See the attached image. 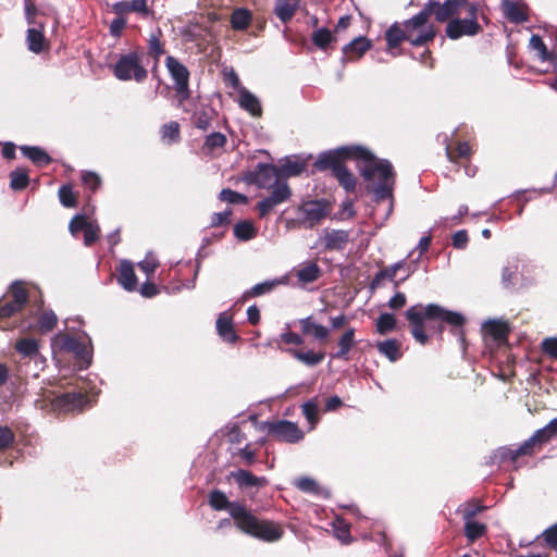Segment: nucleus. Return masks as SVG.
Returning a JSON list of instances; mask_svg holds the SVG:
<instances>
[{"label": "nucleus", "mask_w": 557, "mask_h": 557, "mask_svg": "<svg viewBox=\"0 0 557 557\" xmlns=\"http://www.w3.org/2000/svg\"><path fill=\"white\" fill-rule=\"evenodd\" d=\"M356 163L362 177L371 184L375 200L392 199L395 185L393 165L388 160L377 159L371 150L360 145H347L318 154L314 168L330 171L346 193L356 189L357 178L347 168V162Z\"/></svg>", "instance_id": "f257e3e1"}, {"label": "nucleus", "mask_w": 557, "mask_h": 557, "mask_svg": "<svg viewBox=\"0 0 557 557\" xmlns=\"http://www.w3.org/2000/svg\"><path fill=\"white\" fill-rule=\"evenodd\" d=\"M406 318L411 325V334L413 338L421 345L426 344L428 335L425 334L426 319L441 320L454 326H461L465 318L459 312L449 311L438 305L430 304L425 307L422 305H414L407 309Z\"/></svg>", "instance_id": "f03ea898"}, {"label": "nucleus", "mask_w": 557, "mask_h": 557, "mask_svg": "<svg viewBox=\"0 0 557 557\" xmlns=\"http://www.w3.org/2000/svg\"><path fill=\"white\" fill-rule=\"evenodd\" d=\"M230 515L235 520V524L239 530L261 541L277 542L284 534V530L278 523L259 520L239 504L231 506Z\"/></svg>", "instance_id": "7ed1b4c3"}, {"label": "nucleus", "mask_w": 557, "mask_h": 557, "mask_svg": "<svg viewBox=\"0 0 557 557\" xmlns=\"http://www.w3.org/2000/svg\"><path fill=\"white\" fill-rule=\"evenodd\" d=\"M411 18L405 21L404 29L398 23H394L385 32V40L387 48L393 50L397 48L403 40L409 41L412 46H423L432 41L435 37V29L433 26L422 28L421 26L410 25Z\"/></svg>", "instance_id": "20e7f679"}, {"label": "nucleus", "mask_w": 557, "mask_h": 557, "mask_svg": "<svg viewBox=\"0 0 557 557\" xmlns=\"http://www.w3.org/2000/svg\"><path fill=\"white\" fill-rule=\"evenodd\" d=\"M144 57L145 53L140 49L121 54L113 65L114 76L122 82L143 83L148 77V71L143 64Z\"/></svg>", "instance_id": "39448f33"}, {"label": "nucleus", "mask_w": 557, "mask_h": 557, "mask_svg": "<svg viewBox=\"0 0 557 557\" xmlns=\"http://www.w3.org/2000/svg\"><path fill=\"white\" fill-rule=\"evenodd\" d=\"M39 397L35 400L37 407L51 412H69L84 408L87 399L81 393H65L53 396L51 392L40 388Z\"/></svg>", "instance_id": "423d86ee"}, {"label": "nucleus", "mask_w": 557, "mask_h": 557, "mask_svg": "<svg viewBox=\"0 0 557 557\" xmlns=\"http://www.w3.org/2000/svg\"><path fill=\"white\" fill-rule=\"evenodd\" d=\"M466 4L467 0H446L444 3L430 0L418 14L411 17L410 25L421 26L422 28L428 27L429 25H426V23L432 14L435 16L436 21L445 22L457 14L460 8Z\"/></svg>", "instance_id": "0eeeda50"}, {"label": "nucleus", "mask_w": 557, "mask_h": 557, "mask_svg": "<svg viewBox=\"0 0 557 557\" xmlns=\"http://www.w3.org/2000/svg\"><path fill=\"white\" fill-rule=\"evenodd\" d=\"M52 349L61 352L72 354L79 362V368L84 369L90 364L91 355L85 342L67 333H58L51 343Z\"/></svg>", "instance_id": "6e6552de"}, {"label": "nucleus", "mask_w": 557, "mask_h": 557, "mask_svg": "<svg viewBox=\"0 0 557 557\" xmlns=\"http://www.w3.org/2000/svg\"><path fill=\"white\" fill-rule=\"evenodd\" d=\"M481 32L478 23V8L474 4L468 5V16L465 18H451L446 26V36L457 40L462 36H474Z\"/></svg>", "instance_id": "1a4fd4ad"}, {"label": "nucleus", "mask_w": 557, "mask_h": 557, "mask_svg": "<svg viewBox=\"0 0 557 557\" xmlns=\"http://www.w3.org/2000/svg\"><path fill=\"white\" fill-rule=\"evenodd\" d=\"M14 349L18 355L16 360L17 368L23 370L24 366L29 367L32 361H36L37 367L42 363V355L39 350V342L33 337H23L14 344Z\"/></svg>", "instance_id": "9d476101"}, {"label": "nucleus", "mask_w": 557, "mask_h": 557, "mask_svg": "<svg viewBox=\"0 0 557 557\" xmlns=\"http://www.w3.org/2000/svg\"><path fill=\"white\" fill-rule=\"evenodd\" d=\"M28 300L24 286L15 282L11 285L8 298L0 302V318L7 319L20 312Z\"/></svg>", "instance_id": "9b49d317"}, {"label": "nucleus", "mask_w": 557, "mask_h": 557, "mask_svg": "<svg viewBox=\"0 0 557 557\" xmlns=\"http://www.w3.org/2000/svg\"><path fill=\"white\" fill-rule=\"evenodd\" d=\"M165 66L174 82V87L177 95L182 99H187L189 97V71L188 69L181 63L176 58L169 55L165 59Z\"/></svg>", "instance_id": "f8f14e48"}, {"label": "nucleus", "mask_w": 557, "mask_h": 557, "mask_svg": "<svg viewBox=\"0 0 557 557\" xmlns=\"http://www.w3.org/2000/svg\"><path fill=\"white\" fill-rule=\"evenodd\" d=\"M251 176V182L262 189L272 190L278 185L287 184L281 177L278 168L271 164H259Z\"/></svg>", "instance_id": "ddd939ff"}, {"label": "nucleus", "mask_w": 557, "mask_h": 557, "mask_svg": "<svg viewBox=\"0 0 557 557\" xmlns=\"http://www.w3.org/2000/svg\"><path fill=\"white\" fill-rule=\"evenodd\" d=\"M69 230L72 235H76V233L81 230L84 231V243L86 246L92 245L98 238L100 233V227L97 222L91 221L85 214H76L69 224Z\"/></svg>", "instance_id": "4468645a"}, {"label": "nucleus", "mask_w": 557, "mask_h": 557, "mask_svg": "<svg viewBox=\"0 0 557 557\" xmlns=\"http://www.w3.org/2000/svg\"><path fill=\"white\" fill-rule=\"evenodd\" d=\"M292 196V190L288 184L278 185L271 190L268 197L260 200L256 209L260 218L267 216L276 206L287 201Z\"/></svg>", "instance_id": "2eb2a0df"}, {"label": "nucleus", "mask_w": 557, "mask_h": 557, "mask_svg": "<svg viewBox=\"0 0 557 557\" xmlns=\"http://www.w3.org/2000/svg\"><path fill=\"white\" fill-rule=\"evenodd\" d=\"M557 433V418L550 420L544 428L539 429L535 433L517 447L516 455H530L532 448L536 444L549 442Z\"/></svg>", "instance_id": "dca6fc26"}, {"label": "nucleus", "mask_w": 557, "mask_h": 557, "mask_svg": "<svg viewBox=\"0 0 557 557\" xmlns=\"http://www.w3.org/2000/svg\"><path fill=\"white\" fill-rule=\"evenodd\" d=\"M269 433L280 441L297 443L304 438V432L294 422L281 420L269 425Z\"/></svg>", "instance_id": "f3484780"}, {"label": "nucleus", "mask_w": 557, "mask_h": 557, "mask_svg": "<svg viewBox=\"0 0 557 557\" xmlns=\"http://www.w3.org/2000/svg\"><path fill=\"white\" fill-rule=\"evenodd\" d=\"M304 214V224L306 227L311 228L327 214L326 203L322 200H310L299 208Z\"/></svg>", "instance_id": "a211bd4d"}, {"label": "nucleus", "mask_w": 557, "mask_h": 557, "mask_svg": "<svg viewBox=\"0 0 557 557\" xmlns=\"http://www.w3.org/2000/svg\"><path fill=\"white\" fill-rule=\"evenodd\" d=\"M230 476L244 491H259L261 487L268 484V480L264 476H257L252 472L244 469L232 471Z\"/></svg>", "instance_id": "6ab92c4d"}, {"label": "nucleus", "mask_w": 557, "mask_h": 557, "mask_svg": "<svg viewBox=\"0 0 557 557\" xmlns=\"http://www.w3.org/2000/svg\"><path fill=\"white\" fill-rule=\"evenodd\" d=\"M445 151L449 161L461 162L469 159L472 147L469 141H445Z\"/></svg>", "instance_id": "aec40b11"}, {"label": "nucleus", "mask_w": 557, "mask_h": 557, "mask_svg": "<svg viewBox=\"0 0 557 557\" xmlns=\"http://www.w3.org/2000/svg\"><path fill=\"white\" fill-rule=\"evenodd\" d=\"M216 331L219 336L227 343H235L238 336L234 330L233 315L227 311L219 314L216 319Z\"/></svg>", "instance_id": "412c9836"}, {"label": "nucleus", "mask_w": 557, "mask_h": 557, "mask_svg": "<svg viewBox=\"0 0 557 557\" xmlns=\"http://www.w3.org/2000/svg\"><path fill=\"white\" fill-rule=\"evenodd\" d=\"M299 325L304 334L312 335L319 342H324L330 336V330L315 322L312 317L300 319Z\"/></svg>", "instance_id": "4be33fe9"}, {"label": "nucleus", "mask_w": 557, "mask_h": 557, "mask_svg": "<svg viewBox=\"0 0 557 557\" xmlns=\"http://www.w3.org/2000/svg\"><path fill=\"white\" fill-rule=\"evenodd\" d=\"M117 281L121 284V286L132 292L137 286V277L135 275L134 265L128 260H122L119 267V276Z\"/></svg>", "instance_id": "5701e85b"}, {"label": "nucleus", "mask_w": 557, "mask_h": 557, "mask_svg": "<svg viewBox=\"0 0 557 557\" xmlns=\"http://www.w3.org/2000/svg\"><path fill=\"white\" fill-rule=\"evenodd\" d=\"M288 276L284 275L278 278L264 281L253 285L249 290L245 292L244 297H259L271 293L275 287L280 285H287Z\"/></svg>", "instance_id": "b1692460"}, {"label": "nucleus", "mask_w": 557, "mask_h": 557, "mask_svg": "<svg viewBox=\"0 0 557 557\" xmlns=\"http://www.w3.org/2000/svg\"><path fill=\"white\" fill-rule=\"evenodd\" d=\"M114 13L123 15L129 12H136L143 15L149 14L147 0L119 1L112 5Z\"/></svg>", "instance_id": "393cba45"}, {"label": "nucleus", "mask_w": 557, "mask_h": 557, "mask_svg": "<svg viewBox=\"0 0 557 557\" xmlns=\"http://www.w3.org/2000/svg\"><path fill=\"white\" fill-rule=\"evenodd\" d=\"M238 104L242 109L249 112L252 116H260L262 113L259 99L247 88H240Z\"/></svg>", "instance_id": "a878e982"}, {"label": "nucleus", "mask_w": 557, "mask_h": 557, "mask_svg": "<svg viewBox=\"0 0 557 557\" xmlns=\"http://www.w3.org/2000/svg\"><path fill=\"white\" fill-rule=\"evenodd\" d=\"M371 48V41L366 37L355 38L351 42L346 45L343 52L347 60H355L362 57Z\"/></svg>", "instance_id": "bb28decb"}, {"label": "nucleus", "mask_w": 557, "mask_h": 557, "mask_svg": "<svg viewBox=\"0 0 557 557\" xmlns=\"http://www.w3.org/2000/svg\"><path fill=\"white\" fill-rule=\"evenodd\" d=\"M355 344V329L349 327L344 332L338 341L339 349L336 352L330 354L331 359L348 360V354Z\"/></svg>", "instance_id": "cd10ccee"}, {"label": "nucleus", "mask_w": 557, "mask_h": 557, "mask_svg": "<svg viewBox=\"0 0 557 557\" xmlns=\"http://www.w3.org/2000/svg\"><path fill=\"white\" fill-rule=\"evenodd\" d=\"M252 22V13L248 9L237 8L230 17L231 26L234 30H246Z\"/></svg>", "instance_id": "c85d7f7f"}, {"label": "nucleus", "mask_w": 557, "mask_h": 557, "mask_svg": "<svg viewBox=\"0 0 557 557\" xmlns=\"http://www.w3.org/2000/svg\"><path fill=\"white\" fill-rule=\"evenodd\" d=\"M306 169V165L302 161L297 158H286L282 161L281 166L278 168L281 177L286 181L287 177L297 176L302 173Z\"/></svg>", "instance_id": "c756f323"}, {"label": "nucleus", "mask_w": 557, "mask_h": 557, "mask_svg": "<svg viewBox=\"0 0 557 557\" xmlns=\"http://www.w3.org/2000/svg\"><path fill=\"white\" fill-rule=\"evenodd\" d=\"M502 9L505 17L512 23L520 24L528 21L527 14L511 0H502Z\"/></svg>", "instance_id": "7c9ffc66"}, {"label": "nucleus", "mask_w": 557, "mask_h": 557, "mask_svg": "<svg viewBox=\"0 0 557 557\" xmlns=\"http://www.w3.org/2000/svg\"><path fill=\"white\" fill-rule=\"evenodd\" d=\"M20 149L24 157L28 158L34 164L38 166H44L51 162L49 154L40 147L22 146Z\"/></svg>", "instance_id": "2f4dec72"}, {"label": "nucleus", "mask_w": 557, "mask_h": 557, "mask_svg": "<svg viewBox=\"0 0 557 557\" xmlns=\"http://www.w3.org/2000/svg\"><path fill=\"white\" fill-rule=\"evenodd\" d=\"M300 0H276L275 14L284 23L292 20Z\"/></svg>", "instance_id": "473e14b6"}, {"label": "nucleus", "mask_w": 557, "mask_h": 557, "mask_svg": "<svg viewBox=\"0 0 557 557\" xmlns=\"http://www.w3.org/2000/svg\"><path fill=\"white\" fill-rule=\"evenodd\" d=\"M325 247L331 250H341L348 243V233L343 230H333L324 236Z\"/></svg>", "instance_id": "72a5a7b5"}, {"label": "nucleus", "mask_w": 557, "mask_h": 557, "mask_svg": "<svg viewBox=\"0 0 557 557\" xmlns=\"http://www.w3.org/2000/svg\"><path fill=\"white\" fill-rule=\"evenodd\" d=\"M379 352L395 362L401 357L400 344L396 339H386L376 344Z\"/></svg>", "instance_id": "f704fd0d"}, {"label": "nucleus", "mask_w": 557, "mask_h": 557, "mask_svg": "<svg viewBox=\"0 0 557 557\" xmlns=\"http://www.w3.org/2000/svg\"><path fill=\"white\" fill-rule=\"evenodd\" d=\"M298 282L302 285L317 281L321 275L318 264L309 262L295 271Z\"/></svg>", "instance_id": "c9c22d12"}, {"label": "nucleus", "mask_w": 557, "mask_h": 557, "mask_svg": "<svg viewBox=\"0 0 557 557\" xmlns=\"http://www.w3.org/2000/svg\"><path fill=\"white\" fill-rule=\"evenodd\" d=\"M234 235L238 240L247 242L257 236L258 230L251 221L245 220L234 225Z\"/></svg>", "instance_id": "e433bc0d"}, {"label": "nucleus", "mask_w": 557, "mask_h": 557, "mask_svg": "<svg viewBox=\"0 0 557 557\" xmlns=\"http://www.w3.org/2000/svg\"><path fill=\"white\" fill-rule=\"evenodd\" d=\"M160 37L161 30L160 28H157L154 32L150 34L148 39V53L154 60V67L157 66L160 57L165 52L163 44L160 40Z\"/></svg>", "instance_id": "4c0bfd02"}, {"label": "nucleus", "mask_w": 557, "mask_h": 557, "mask_svg": "<svg viewBox=\"0 0 557 557\" xmlns=\"http://www.w3.org/2000/svg\"><path fill=\"white\" fill-rule=\"evenodd\" d=\"M483 331L485 334L491 335L495 341H503L508 334L507 324L496 320L486 321L483 324Z\"/></svg>", "instance_id": "58836bf2"}, {"label": "nucleus", "mask_w": 557, "mask_h": 557, "mask_svg": "<svg viewBox=\"0 0 557 557\" xmlns=\"http://www.w3.org/2000/svg\"><path fill=\"white\" fill-rule=\"evenodd\" d=\"M29 183L28 172L23 168H17L10 173V187L17 191L23 190Z\"/></svg>", "instance_id": "ea45409f"}, {"label": "nucleus", "mask_w": 557, "mask_h": 557, "mask_svg": "<svg viewBox=\"0 0 557 557\" xmlns=\"http://www.w3.org/2000/svg\"><path fill=\"white\" fill-rule=\"evenodd\" d=\"M27 47L32 52L39 53L44 49L45 37L41 29L28 28L27 29Z\"/></svg>", "instance_id": "a19ab883"}, {"label": "nucleus", "mask_w": 557, "mask_h": 557, "mask_svg": "<svg viewBox=\"0 0 557 557\" xmlns=\"http://www.w3.org/2000/svg\"><path fill=\"white\" fill-rule=\"evenodd\" d=\"M294 358L305 363L306 366L312 367L317 366L324 359L323 352H313V351H300V350H289Z\"/></svg>", "instance_id": "79ce46f5"}, {"label": "nucleus", "mask_w": 557, "mask_h": 557, "mask_svg": "<svg viewBox=\"0 0 557 557\" xmlns=\"http://www.w3.org/2000/svg\"><path fill=\"white\" fill-rule=\"evenodd\" d=\"M486 532V525L475 520L465 521V535L470 542H474Z\"/></svg>", "instance_id": "37998d69"}, {"label": "nucleus", "mask_w": 557, "mask_h": 557, "mask_svg": "<svg viewBox=\"0 0 557 557\" xmlns=\"http://www.w3.org/2000/svg\"><path fill=\"white\" fill-rule=\"evenodd\" d=\"M302 414L310 423L311 429L315 426L319 421V406L317 399H310L301 406Z\"/></svg>", "instance_id": "c03bdc74"}, {"label": "nucleus", "mask_w": 557, "mask_h": 557, "mask_svg": "<svg viewBox=\"0 0 557 557\" xmlns=\"http://www.w3.org/2000/svg\"><path fill=\"white\" fill-rule=\"evenodd\" d=\"M209 504L215 510L227 509L230 511V508L234 503H230L223 492L214 490L210 493Z\"/></svg>", "instance_id": "a18cd8bd"}, {"label": "nucleus", "mask_w": 557, "mask_h": 557, "mask_svg": "<svg viewBox=\"0 0 557 557\" xmlns=\"http://www.w3.org/2000/svg\"><path fill=\"white\" fill-rule=\"evenodd\" d=\"M47 360L42 357V363L40 367H37L36 361H32L30 366H24L23 370L20 368L16 369V375L20 380L26 379L27 376H32L37 379L39 374L45 370Z\"/></svg>", "instance_id": "49530a36"}, {"label": "nucleus", "mask_w": 557, "mask_h": 557, "mask_svg": "<svg viewBox=\"0 0 557 557\" xmlns=\"http://www.w3.org/2000/svg\"><path fill=\"white\" fill-rule=\"evenodd\" d=\"M396 326V319L392 313H381L376 320V331L385 334Z\"/></svg>", "instance_id": "de8ad7c7"}, {"label": "nucleus", "mask_w": 557, "mask_h": 557, "mask_svg": "<svg viewBox=\"0 0 557 557\" xmlns=\"http://www.w3.org/2000/svg\"><path fill=\"white\" fill-rule=\"evenodd\" d=\"M58 318L52 310L44 311L38 319V327L41 332L51 331L57 324Z\"/></svg>", "instance_id": "09e8293b"}, {"label": "nucleus", "mask_w": 557, "mask_h": 557, "mask_svg": "<svg viewBox=\"0 0 557 557\" xmlns=\"http://www.w3.org/2000/svg\"><path fill=\"white\" fill-rule=\"evenodd\" d=\"M395 276H396V272L394 271V269H392L391 267H386L375 274V276L373 277V280L370 284V288L371 289L379 288L382 285L383 281H385V280L394 282Z\"/></svg>", "instance_id": "8fccbe9b"}, {"label": "nucleus", "mask_w": 557, "mask_h": 557, "mask_svg": "<svg viewBox=\"0 0 557 557\" xmlns=\"http://www.w3.org/2000/svg\"><path fill=\"white\" fill-rule=\"evenodd\" d=\"M312 41L317 47H319L321 49L326 48L330 45V42L332 41V34H331L330 29H327L325 27L317 29L312 34Z\"/></svg>", "instance_id": "3c124183"}, {"label": "nucleus", "mask_w": 557, "mask_h": 557, "mask_svg": "<svg viewBox=\"0 0 557 557\" xmlns=\"http://www.w3.org/2000/svg\"><path fill=\"white\" fill-rule=\"evenodd\" d=\"M295 485L305 493L320 494L321 491L318 483L313 479L307 476L297 479Z\"/></svg>", "instance_id": "603ef678"}, {"label": "nucleus", "mask_w": 557, "mask_h": 557, "mask_svg": "<svg viewBox=\"0 0 557 557\" xmlns=\"http://www.w3.org/2000/svg\"><path fill=\"white\" fill-rule=\"evenodd\" d=\"M334 534L343 543H348L350 540L349 524L342 519H336L333 523Z\"/></svg>", "instance_id": "864d4df0"}, {"label": "nucleus", "mask_w": 557, "mask_h": 557, "mask_svg": "<svg viewBox=\"0 0 557 557\" xmlns=\"http://www.w3.org/2000/svg\"><path fill=\"white\" fill-rule=\"evenodd\" d=\"M530 48L536 52L537 58L545 62V58L547 57V50L546 45L542 40V38L539 35H532L530 38Z\"/></svg>", "instance_id": "5fc2aeb1"}, {"label": "nucleus", "mask_w": 557, "mask_h": 557, "mask_svg": "<svg viewBox=\"0 0 557 557\" xmlns=\"http://www.w3.org/2000/svg\"><path fill=\"white\" fill-rule=\"evenodd\" d=\"M59 198L61 203L66 208H73L76 206V197L71 186L63 185L59 189Z\"/></svg>", "instance_id": "6e6d98bb"}, {"label": "nucleus", "mask_w": 557, "mask_h": 557, "mask_svg": "<svg viewBox=\"0 0 557 557\" xmlns=\"http://www.w3.org/2000/svg\"><path fill=\"white\" fill-rule=\"evenodd\" d=\"M219 198L222 201H226L228 203H246L247 197L243 194H239L237 191H234L232 189H222L220 191Z\"/></svg>", "instance_id": "4d7b16f0"}, {"label": "nucleus", "mask_w": 557, "mask_h": 557, "mask_svg": "<svg viewBox=\"0 0 557 557\" xmlns=\"http://www.w3.org/2000/svg\"><path fill=\"white\" fill-rule=\"evenodd\" d=\"M483 509H484L483 506H480L474 503H467V504L461 505L458 508V511L461 512L463 520L468 521V520H473V518L479 512H481Z\"/></svg>", "instance_id": "13d9d810"}, {"label": "nucleus", "mask_w": 557, "mask_h": 557, "mask_svg": "<svg viewBox=\"0 0 557 557\" xmlns=\"http://www.w3.org/2000/svg\"><path fill=\"white\" fill-rule=\"evenodd\" d=\"M159 262L157 258L152 253H147L146 258L138 262V268L146 273V275L149 277L156 269L158 268Z\"/></svg>", "instance_id": "bf43d9fd"}, {"label": "nucleus", "mask_w": 557, "mask_h": 557, "mask_svg": "<svg viewBox=\"0 0 557 557\" xmlns=\"http://www.w3.org/2000/svg\"><path fill=\"white\" fill-rule=\"evenodd\" d=\"M82 181L86 187H88L90 190L95 191L101 184L100 176L90 171H85L82 173Z\"/></svg>", "instance_id": "052dcab7"}, {"label": "nucleus", "mask_w": 557, "mask_h": 557, "mask_svg": "<svg viewBox=\"0 0 557 557\" xmlns=\"http://www.w3.org/2000/svg\"><path fill=\"white\" fill-rule=\"evenodd\" d=\"M180 135V124L171 121L164 124L161 128V136L163 139H175Z\"/></svg>", "instance_id": "680f3d73"}, {"label": "nucleus", "mask_w": 557, "mask_h": 557, "mask_svg": "<svg viewBox=\"0 0 557 557\" xmlns=\"http://www.w3.org/2000/svg\"><path fill=\"white\" fill-rule=\"evenodd\" d=\"M517 271H518V264L516 262L504 267L503 271H502V283L505 286L512 285L515 276L517 274Z\"/></svg>", "instance_id": "e2e57ef3"}, {"label": "nucleus", "mask_w": 557, "mask_h": 557, "mask_svg": "<svg viewBox=\"0 0 557 557\" xmlns=\"http://www.w3.org/2000/svg\"><path fill=\"white\" fill-rule=\"evenodd\" d=\"M211 122V115L210 113L202 111L198 112L195 115V126L202 131H208Z\"/></svg>", "instance_id": "0e129e2a"}, {"label": "nucleus", "mask_w": 557, "mask_h": 557, "mask_svg": "<svg viewBox=\"0 0 557 557\" xmlns=\"http://www.w3.org/2000/svg\"><path fill=\"white\" fill-rule=\"evenodd\" d=\"M543 351L552 358H557V338L548 337L542 342Z\"/></svg>", "instance_id": "69168bd1"}, {"label": "nucleus", "mask_w": 557, "mask_h": 557, "mask_svg": "<svg viewBox=\"0 0 557 557\" xmlns=\"http://www.w3.org/2000/svg\"><path fill=\"white\" fill-rule=\"evenodd\" d=\"M14 434L8 426H0V449L7 448L12 444Z\"/></svg>", "instance_id": "338daca9"}, {"label": "nucleus", "mask_w": 557, "mask_h": 557, "mask_svg": "<svg viewBox=\"0 0 557 557\" xmlns=\"http://www.w3.org/2000/svg\"><path fill=\"white\" fill-rule=\"evenodd\" d=\"M544 540L557 550V523L543 533Z\"/></svg>", "instance_id": "774afa93"}]
</instances>
